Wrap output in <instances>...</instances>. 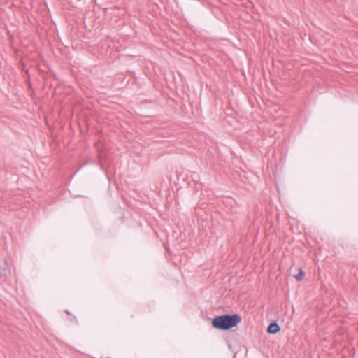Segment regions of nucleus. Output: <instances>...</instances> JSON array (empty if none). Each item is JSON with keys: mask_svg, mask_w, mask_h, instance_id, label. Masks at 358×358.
<instances>
[{"mask_svg": "<svg viewBox=\"0 0 358 358\" xmlns=\"http://www.w3.org/2000/svg\"><path fill=\"white\" fill-rule=\"evenodd\" d=\"M241 321V317L238 314H224L215 317L211 325L215 329L227 331L236 327Z\"/></svg>", "mask_w": 358, "mask_h": 358, "instance_id": "f257e3e1", "label": "nucleus"}, {"mask_svg": "<svg viewBox=\"0 0 358 358\" xmlns=\"http://www.w3.org/2000/svg\"><path fill=\"white\" fill-rule=\"evenodd\" d=\"M280 331V327L276 321H273L270 323L267 328V332L268 334H275Z\"/></svg>", "mask_w": 358, "mask_h": 358, "instance_id": "f03ea898", "label": "nucleus"}, {"mask_svg": "<svg viewBox=\"0 0 358 358\" xmlns=\"http://www.w3.org/2000/svg\"><path fill=\"white\" fill-rule=\"evenodd\" d=\"M65 313L69 316V321L75 324H78V321L75 315H73L69 310H65Z\"/></svg>", "mask_w": 358, "mask_h": 358, "instance_id": "7ed1b4c3", "label": "nucleus"}, {"mask_svg": "<svg viewBox=\"0 0 358 358\" xmlns=\"http://www.w3.org/2000/svg\"><path fill=\"white\" fill-rule=\"evenodd\" d=\"M304 277H305V272L301 268H300L299 269L298 274L295 275L294 278L298 282H300L304 278Z\"/></svg>", "mask_w": 358, "mask_h": 358, "instance_id": "20e7f679", "label": "nucleus"}, {"mask_svg": "<svg viewBox=\"0 0 358 358\" xmlns=\"http://www.w3.org/2000/svg\"><path fill=\"white\" fill-rule=\"evenodd\" d=\"M10 275V271L7 267H3L0 271V276L7 278Z\"/></svg>", "mask_w": 358, "mask_h": 358, "instance_id": "39448f33", "label": "nucleus"}, {"mask_svg": "<svg viewBox=\"0 0 358 358\" xmlns=\"http://www.w3.org/2000/svg\"><path fill=\"white\" fill-rule=\"evenodd\" d=\"M20 68L22 71H24L27 74H28V69H26L25 64L23 62L22 59L20 61Z\"/></svg>", "mask_w": 358, "mask_h": 358, "instance_id": "423d86ee", "label": "nucleus"}, {"mask_svg": "<svg viewBox=\"0 0 358 358\" xmlns=\"http://www.w3.org/2000/svg\"><path fill=\"white\" fill-rule=\"evenodd\" d=\"M106 358H110V357H106Z\"/></svg>", "mask_w": 358, "mask_h": 358, "instance_id": "0eeeda50", "label": "nucleus"}]
</instances>
